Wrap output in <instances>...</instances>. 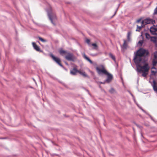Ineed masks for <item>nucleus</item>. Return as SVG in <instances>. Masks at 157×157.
<instances>
[{"instance_id":"24","label":"nucleus","mask_w":157,"mask_h":157,"mask_svg":"<svg viewBox=\"0 0 157 157\" xmlns=\"http://www.w3.org/2000/svg\"><path fill=\"white\" fill-rule=\"evenodd\" d=\"M157 72V71L156 70H155V71L151 70V72L152 73V74L154 75H155L156 74V73Z\"/></svg>"},{"instance_id":"6","label":"nucleus","mask_w":157,"mask_h":157,"mask_svg":"<svg viewBox=\"0 0 157 157\" xmlns=\"http://www.w3.org/2000/svg\"><path fill=\"white\" fill-rule=\"evenodd\" d=\"M152 22V20L149 18L143 20V21H142V22L141 23L142 24V26L147 25V24H150Z\"/></svg>"},{"instance_id":"30","label":"nucleus","mask_w":157,"mask_h":157,"mask_svg":"<svg viewBox=\"0 0 157 157\" xmlns=\"http://www.w3.org/2000/svg\"><path fill=\"white\" fill-rule=\"evenodd\" d=\"M141 27H139V28L140 29H141Z\"/></svg>"},{"instance_id":"8","label":"nucleus","mask_w":157,"mask_h":157,"mask_svg":"<svg viewBox=\"0 0 157 157\" xmlns=\"http://www.w3.org/2000/svg\"><path fill=\"white\" fill-rule=\"evenodd\" d=\"M150 31L153 35H157V28L151 27L150 28Z\"/></svg>"},{"instance_id":"25","label":"nucleus","mask_w":157,"mask_h":157,"mask_svg":"<svg viewBox=\"0 0 157 157\" xmlns=\"http://www.w3.org/2000/svg\"><path fill=\"white\" fill-rule=\"evenodd\" d=\"M109 92L112 93H113L115 92V90L113 88H111L109 90Z\"/></svg>"},{"instance_id":"15","label":"nucleus","mask_w":157,"mask_h":157,"mask_svg":"<svg viewBox=\"0 0 157 157\" xmlns=\"http://www.w3.org/2000/svg\"><path fill=\"white\" fill-rule=\"evenodd\" d=\"M153 87L154 90L157 92V86L156 85V83L155 81H154L153 82Z\"/></svg>"},{"instance_id":"33","label":"nucleus","mask_w":157,"mask_h":157,"mask_svg":"<svg viewBox=\"0 0 157 157\" xmlns=\"http://www.w3.org/2000/svg\"><path fill=\"white\" fill-rule=\"evenodd\" d=\"M154 38H155V39H156V38H155V37H154Z\"/></svg>"},{"instance_id":"28","label":"nucleus","mask_w":157,"mask_h":157,"mask_svg":"<svg viewBox=\"0 0 157 157\" xmlns=\"http://www.w3.org/2000/svg\"><path fill=\"white\" fill-rule=\"evenodd\" d=\"M138 43L140 44L141 45L143 43V41L142 40H140L138 42Z\"/></svg>"},{"instance_id":"16","label":"nucleus","mask_w":157,"mask_h":157,"mask_svg":"<svg viewBox=\"0 0 157 157\" xmlns=\"http://www.w3.org/2000/svg\"><path fill=\"white\" fill-rule=\"evenodd\" d=\"M84 57L85 59L86 60L88 61L90 63L93 64V62L88 57H87L86 55L85 54L84 55Z\"/></svg>"},{"instance_id":"34","label":"nucleus","mask_w":157,"mask_h":157,"mask_svg":"<svg viewBox=\"0 0 157 157\" xmlns=\"http://www.w3.org/2000/svg\"><path fill=\"white\" fill-rule=\"evenodd\" d=\"M154 38H155V39H156V38H155V37H154Z\"/></svg>"},{"instance_id":"1","label":"nucleus","mask_w":157,"mask_h":157,"mask_svg":"<svg viewBox=\"0 0 157 157\" xmlns=\"http://www.w3.org/2000/svg\"><path fill=\"white\" fill-rule=\"evenodd\" d=\"M149 54L147 50L140 48L137 51L134 58L136 66L137 71L140 73H142V75L144 77H146L147 75L149 67L148 63L142 59V57L147 56Z\"/></svg>"},{"instance_id":"21","label":"nucleus","mask_w":157,"mask_h":157,"mask_svg":"<svg viewBox=\"0 0 157 157\" xmlns=\"http://www.w3.org/2000/svg\"><path fill=\"white\" fill-rule=\"evenodd\" d=\"M38 38H39V40L42 42H46L47 41V40H45L43 39L41 37H39Z\"/></svg>"},{"instance_id":"27","label":"nucleus","mask_w":157,"mask_h":157,"mask_svg":"<svg viewBox=\"0 0 157 157\" xmlns=\"http://www.w3.org/2000/svg\"><path fill=\"white\" fill-rule=\"evenodd\" d=\"M86 42L88 44H89L90 42V40L89 39H87L86 40Z\"/></svg>"},{"instance_id":"19","label":"nucleus","mask_w":157,"mask_h":157,"mask_svg":"<svg viewBox=\"0 0 157 157\" xmlns=\"http://www.w3.org/2000/svg\"><path fill=\"white\" fill-rule=\"evenodd\" d=\"M131 33L130 32H128V33L127 38L128 40L129 41L130 40V36L131 35Z\"/></svg>"},{"instance_id":"5","label":"nucleus","mask_w":157,"mask_h":157,"mask_svg":"<svg viewBox=\"0 0 157 157\" xmlns=\"http://www.w3.org/2000/svg\"><path fill=\"white\" fill-rule=\"evenodd\" d=\"M96 69L98 73L100 74L101 73L104 74L105 75L108 74V72L105 69L103 65L102 66V68L101 69L99 67H97Z\"/></svg>"},{"instance_id":"26","label":"nucleus","mask_w":157,"mask_h":157,"mask_svg":"<svg viewBox=\"0 0 157 157\" xmlns=\"http://www.w3.org/2000/svg\"><path fill=\"white\" fill-rule=\"evenodd\" d=\"M157 14V7L154 10V14Z\"/></svg>"},{"instance_id":"29","label":"nucleus","mask_w":157,"mask_h":157,"mask_svg":"<svg viewBox=\"0 0 157 157\" xmlns=\"http://www.w3.org/2000/svg\"><path fill=\"white\" fill-rule=\"evenodd\" d=\"M151 69H155L156 70V68L154 67H153L151 68Z\"/></svg>"},{"instance_id":"10","label":"nucleus","mask_w":157,"mask_h":157,"mask_svg":"<svg viewBox=\"0 0 157 157\" xmlns=\"http://www.w3.org/2000/svg\"><path fill=\"white\" fill-rule=\"evenodd\" d=\"M78 71L76 67H74L72 70L70 71V73L73 75H76L77 72H78Z\"/></svg>"},{"instance_id":"31","label":"nucleus","mask_w":157,"mask_h":157,"mask_svg":"<svg viewBox=\"0 0 157 157\" xmlns=\"http://www.w3.org/2000/svg\"><path fill=\"white\" fill-rule=\"evenodd\" d=\"M100 84H103V83H102V82H100Z\"/></svg>"},{"instance_id":"22","label":"nucleus","mask_w":157,"mask_h":157,"mask_svg":"<svg viewBox=\"0 0 157 157\" xmlns=\"http://www.w3.org/2000/svg\"><path fill=\"white\" fill-rule=\"evenodd\" d=\"M146 37L147 39H149L150 37V35L147 33H145Z\"/></svg>"},{"instance_id":"13","label":"nucleus","mask_w":157,"mask_h":157,"mask_svg":"<svg viewBox=\"0 0 157 157\" xmlns=\"http://www.w3.org/2000/svg\"><path fill=\"white\" fill-rule=\"evenodd\" d=\"M68 52L66 51L63 50L62 49L60 50L59 51L60 54L62 56H63L64 55H66Z\"/></svg>"},{"instance_id":"3","label":"nucleus","mask_w":157,"mask_h":157,"mask_svg":"<svg viewBox=\"0 0 157 157\" xmlns=\"http://www.w3.org/2000/svg\"><path fill=\"white\" fill-rule=\"evenodd\" d=\"M50 56L55 62L57 63L61 67H63V65L61 64V60L59 58L55 57L52 54H50Z\"/></svg>"},{"instance_id":"18","label":"nucleus","mask_w":157,"mask_h":157,"mask_svg":"<svg viewBox=\"0 0 157 157\" xmlns=\"http://www.w3.org/2000/svg\"><path fill=\"white\" fill-rule=\"evenodd\" d=\"M157 63V60L155 59H153L152 61V64L153 66L156 65Z\"/></svg>"},{"instance_id":"2","label":"nucleus","mask_w":157,"mask_h":157,"mask_svg":"<svg viewBox=\"0 0 157 157\" xmlns=\"http://www.w3.org/2000/svg\"><path fill=\"white\" fill-rule=\"evenodd\" d=\"M48 15L49 19L51 21V22L53 24L55 25V24L53 22V20L56 19V14L53 13L52 11H51L50 12H48Z\"/></svg>"},{"instance_id":"32","label":"nucleus","mask_w":157,"mask_h":157,"mask_svg":"<svg viewBox=\"0 0 157 157\" xmlns=\"http://www.w3.org/2000/svg\"><path fill=\"white\" fill-rule=\"evenodd\" d=\"M154 38H155V39H156V38H155V37H154Z\"/></svg>"},{"instance_id":"17","label":"nucleus","mask_w":157,"mask_h":157,"mask_svg":"<svg viewBox=\"0 0 157 157\" xmlns=\"http://www.w3.org/2000/svg\"><path fill=\"white\" fill-rule=\"evenodd\" d=\"M109 57L112 59L115 62L116 61V58L114 55H113L112 54L110 53L109 54Z\"/></svg>"},{"instance_id":"20","label":"nucleus","mask_w":157,"mask_h":157,"mask_svg":"<svg viewBox=\"0 0 157 157\" xmlns=\"http://www.w3.org/2000/svg\"><path fill=\"white\" fill-rule=\"evenodd\" d=\"M92 45L94 47V49H97L98 46L97 44L95 43H93L92 44Z\"/></svg>"},{"instance_id":"11","label":"nucleus","mask_w":157,"mask_h":157,"mask_svg":"<svg viewBox=\"0 0 157 157\" xmlns=\"http://www.w3.org/2000/svg\"><path fill=\"white\" fill-rule=\"evenodd\" d=\"M134 101L135 102V103H136V105H137V106L143 112H144V113H146L149 116V117L151 118L152 119V117L149 114H148V113H147L145 111H144L143 109H142V108L139 106L138 105V104H137V103L136 102V100L135 99H134Z\"/></svg>"},{"instance_id":"35","label":"nucleus","mask_w":157,"mask_h":157,"mask_svg":"<svg viewBox=\"0 0 157 157\" xmlns=\"http://www.w3.org/2000/svg\"><path fill=\"white\" fill-rule=\"evenodd\" d=\"M43 101H44V99H43Z\"/></svg>"},{"instance_id":"12","label":"nucleus","mask_w":157,"mask_h":157,"mask_svg":"<svg viewBox=\"0 0 157 157\" xmlns=\"http://www.w3.org/2000/svg\"><path fill=\"white\" fill-rule=\"evenodd\" d=\"M127 41L125 40H124V43L122 46V48L123 49H126L127 47Z\"/></svg>"},{"instance_id":"9","label":"nucleus","mask_w":157,"mask_h":157,"mask_svg":"<svg viewBox=\"0 0 157 157\" xmlns=\"http://www.w3.org/2000/svg\"><path fill=\"white\" fill-rule=\"evenodd\" d=\"M32 45L34 48L37 51H40V48L34 42L32 43Z\"/></svg>"},{"instance_id":"14","label":"nucleus","mask_w":157,"mask_h":157,"mask_svg":"<svg viewBox=\"0 0 157 157\" xmlns=\"http://www.w3.org/2000/svg\"><path fill=\"white\" fill-rule=\"evenodd\" d=\"M78 73H79L81 75H83V76H84V77H86L87 76V75L86 74V73L84 71H81V70H78Z\"/></svg>"},{"instance_id":"4","label":"nucleus","mask_w":157,"mask_h":157,"mask_svg":"<svg viewBox=\"0 0 157 157\" xmlns=\"http://www.w3.org/2000/svg\"><path fill=\"white\" fill-rule=\"evenodd\" d=\"M66 59L69 61H73L75 59L72 53L67 52L65 56Z\"/></svg>"},{"instance_id":"7","label":"nucleus","mask_w":157,"mask_h":157,"mask_svg":"<svg viewBox=\"0 0 157 157\" xmlns=\"http://www.w3.org/2000/svg\"><path fill=\"white\" fill-rule=\"evenodd\" d=\"M105 75L107 76V78L106 79V81L108 83L109 82L112 80L113 76L111 74L109 73L108 72V74H106Z\"/></svg>"},{"instance_id":"23","label":"nucleus","mask_w":157,"mask_h":157,"mask_svg":"<svg viewBox=\"0 0 157 157\" xmlns=\"http://www.w3.org/2000/svg\"><path fill=\"white\" fill-rule=\"evenodd\" d=\"M154 59H157V52H155L154 53Z\"/></svg>"}]
</instances>
